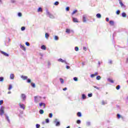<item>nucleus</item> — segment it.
<instances>
[{"label": "nucleus", "mask_w": 128, "mask_h": 128, "mask_svg": "<svg viewBox=\"0 0 128 128\" xmlns=\"http://www.w3.org/2000/svg\"><path fill=\"white\" fill-rule=\"evenodd\" d=\"M66 90H68V88H63V90L64 91Z\"/></svg>", "instance_id": "obj_60"}, {"label": "nucleus", "mask_w": 128, "mask_h": 128, "mask_svg": "<svg viewBox=\"0 0 128 128\" xmlns=\"http://www.w3.org/2000/svg\"><path fill=\"white\" fill-rule=\"evenodd\" d=\"M90 124H91L90 122H86V126H90Z\"/></svg>", "instance_id": "obj_24"}, {"label": "nucleus", "mask_w": 128, "mask_h": 128, "mask_svg": "<svg viewBox=\"0 0 128 128\" xmlns=\"http://www.w3.org/2000/svg\"><path fill=\"white\" fill-rule=\"evenodd\" d=\"M31 82H32V80L30 78H27L26 82L28 84H30Z\"/></svg>", "instance_id": "obj_28"}, {"label": "nucleus", "mask_w": 128, "mask_h": 128, "mask_svg": "<svg viewBox=\"0 0 128 128\" xmlns=\"http://www.w3.org/2000/svg\"><path fill=\"white\" fill-rule=\"evenodd\" d=\"M10 2H12V4H14V3H16V0H11Z\"/></svg>", "instance_id": "obj_52"}, {"label": "nucleus", "mask_w": 128, "mask_h": 128, "mask_svg": "<svg viewBox=\"0 0 128 128\" xmlns=\"http://www.w3.org/2000/svg\"><path fill=\"white\" fill-rule=\"evenodd\" d=\"M54 123L56 124V126H60V122L58 118L54 120Z\"/></svg>", "instance_id": "obj_2"}, {"label": "nucleus", "mask_w": 128, "mask_h": 128, "mask_svg": "<svg viewBox=\"0 0 128 128\" xmlns=\"http://www.w3.org/2000/svg\"><path fill=\"white\" fill-rule=\"evenodd\" d=\"M21 78H22L24 80H26L28 78V76H21Z\"/></svg>", "instance_id": "obj_11"}, {"label": "nucleus", "mask_w": 128, "mask_h": 128, "mask_svg": "<svg viewBox=\"0 0 128 128\" xmlns=\"http://www.w3.org/2000/svg\"><path fill=\"white\" fill-rule=\"evenodd\" d=\"M96 18H102V15L100 14H96Z\"/></svg>", "instance_id": "obj_18"}, {"label": "nucleus", "mask_w": 128, "mask_h": 128, "mask_svg": "<svg viewBox=\"0 0 128 128\" xmlns=\"http://www.w3.org/2000/svg\"><path fill=\"white\" fill-rule=\"evenodd\" d=\"M38 12H42V8H39L38 10Z\"/></svg>", "instance_id": "obj_30"}, {"label": "nucleus", "mask_w": 128, "mask_h": 128, "mask_svg": "<svg viewBox=\"0 0 128 128\" xmlns=\"http://www.w3.org/2000/svg\"><path fill=\"white\" fill-rule=\"evenodd\" d=\"M54 39L55 40H58V36H55Z\"/></svg>", "instance_id": "obj_36"}, {"label": "nucleus", "mask_w": 128, "mask_h": 128, "mask_svg": "<svg viewBox=\"0 0 128 128\" xmlns=\"http://www.w3.org/2000/svg\"><path fill=\"white\" fill-rule=\"evenodd\" d=\"M116 14H120V10H118L116 12Z\"/></svg>", "instance_id": "obj_46"}, {"label": "nucleus", "mask_w": 128, "mask_h": 128, "mask_svg": "<svg viewBox=\"0 0 128 128\" xmlns=\"http://www.w3.org/2000/svg\"><path fill=\"white\" fill-rule=\"evenodd\" d=\"M66 34H70V30L68 28L66 29Z\"/></svg>", "instance_id": "obj_27"}, {"label": "nucleus", "mask_w": 128, "mask_h": 128, "mask_svg": "<svg viewBox=\"0 0 128 128\" xmlns=\"http://www.w3.org/2000/svg\"><path fill=\"white\" fill-rule=\"evenodd\" d=\"M58 62H64L66 64H68V62L65 60H62V58L58 59Z\"/></svg>", "instance_id": "obj_5"}, {"label": "nucleus", "mask_w": 128, "mask_h": 128, "mask_svg": "<svg viewBox=\"0 0 128 128\" xmlns=\"http://www.w3.org/2000/svg\"><path fill=\"white\" fill-rule=\"evenodd\" d=\"M0 52H1V54H4V56H10V55L8 54H7L6 52H4L3 51H1Z\"/></svg>", "instance_id": "obj_8"}, {"label": "nucleus", "mask_w": 128, "mask_h": 128, "mask_svg": "<svg viewBox=\"0 0 128 128\" xmlns=\"http://www.w3.org/2000/svg\"><path fill=\"white\" fill-rule=\"evenodd\" d=\"M8 94H12V92H8Z\"/></svg>", "instance_id": "obj_62"}, {"label": "nucleus", "mask_w": 128, "mask_h": 128, "mask_svg": "<svg viewBox=\"0 0 128 128\" xmlns=\"http://www.w3.org/2000/svg\"><path fill=\"white\" fill-rule=\"evenodd\" d=\"M110 64H112V60H110Z\"/></svg>", "instance_id": "obj_64"}, {"label": "nucleus", "mask_w": 128, "mask_h": 128, "mask_svg": "<svg viewBox=\"0 0 128 128\" xmlns=\"http://www.w3.org/2000/svg\"><path fill=\"white\" fill-rule=\"evenodd\" d=\"M41 50H46V46L42 45L40 47Z\"/></svg>", "instance_id": "obj_14"}, {"label": "nucleus", "mask_w": 128, "mask_h": 128, "mask_svg": "<svg viewBox=\"0 0 128 128\" xmlns=\"http://www.w3.org/2000/svg\"><path fill=\"white\" fill-rule=\"evenodd\" d=\"M81 122H82V121H80V120H78L76 121V124H80Z\"/></svg>", "instance_id": "obj_31"}, {"label": "nucleus", "mask_w": 128, "mask_h": 128, "mask_svg": "<svg viewBox=\"0 0 128 128\" xmlns=\"http://www.w3.org/2000/svg\"><path fill=\"white\" fill-rule=\"evenodd\" d=\"M4 78L3 76L0 77V82H4Z\"/></svg>", "instance_id": "obj_37"}, {"label": "nucleus", "mask_w": 128, "mask_h": 128, "mask_svg": "<svg viewBox=\"0 0 128 128\" xmlns=\"http://www.w3.org/2000/svg\"><path fill=\"white\" fill-rule=\"evenodd\" d=\"M19 106H20V108H22V110H24V104H20Z\"/></svg>", "instance_id": "obj_12"}, {"label": "nucleus", "mask_w": 128, "mask_h": 128, "mask_svg": "<svg viewBox=\"0 0 128 128\" xmlns=\"http://www.w3.org/2000/svg\"><path fill=\"white\" fill-rule=\"evenodd\" d=\"M73 18L74 22H78V18Z\"/></svg>", "instance_id": "obj_19"}, {"label": "nucleus", "mask_w": 128, "mask_h": 128, "mask_svg": "<svg viewBox=\"0 0 128 128\" xmlns=\"http://www.w3.org/2000/svg\"><path fill=\"white\" fill-rule=\"evenodd\" d=\"M46 124H48V122H50V119L48 118L46 119Z\"/></svg>", "instance_id": "obj_48"}, {"label": "nucleus", "mask_w": 128, "mask_h": 128, "mask_svg": "<svg viewBox=\"0 0 128 128\" xmlns=\"http://www.w3.org/2000/svg\"><path fill=\"white\" fill-rule=\"evenodd\" d=\"M40 128V124H36V128Z\"/></svg>", "instance_id": "obj_44"}, {"label": "nucleus", "mask_w": 128, "mask_h": 128, "mask_svg": "<svg viewBox=\"0 0 128 128\" xmlns=\"http://www.w3.org/2000/svg\"><path fill=\"white\" fill-rule=\"evenodd\" d=\"M6 119L8 122H9V123L10 122V118H8V115H6Z\"/></svg>", "instance_id": "obj_16"}, {"label": "nucleus", "mask_w": 128, "mask_h": 128, "mask_svg": "<svg viewBox=\"0 0 128 128\" xmlns=\"http://www.w3.org/2000/svg\"><path fill=\"white\" fill-rule=\"evenodd\" d=\"M73 80H74V82H78V78H76V77H74L73 78Z\"/></svg>", "instance_id": "obj_39"}, {"label": "nucleus", "mask_w": 128, "mask_h": 128, "mask_svg": "<svg viewBox=\"0 0 128 128\" xmlns=\"http://www.w3.org/2000/svg\"><path fill=\"white\" fill-rule=\"evenodd\" d=\"M94 88H96V90H100V88L96 86H94Z\"/></svg>", "instance_id": "obj_55"}, {"label": "nucleus", "mask_w": 128, "mask_h": 128, "mask_svg": "<svg viewBox=\"0 0 128 128\" xmlns=\"http://www.w3.org/2000/svg\"><path fill=\"white\" fill-rule=\"evenodd\" d=\"M83 50H85V52L86 51V48L83 47Z\"/></svg>", "instance_id": "obj_59"}, {"label": "nucleus", "mask_w": 128, "mask_h": 128, "mask_svg": "<svg viewBox=\"0 0 128 128\" xmlns=\"http://www.w3.org/2000/svg\"><path fill=\"white\" fill-rule=\"evenodd\" d=\"M106 104V102H104V100L102 101V104Z\"/></svg>", "instance_id": "obj_53"}, {"label": "nucleus", "mask_w": 128, "mask_h": 128, "mask_svg": "<svg viewBox=\"0 0 128 128\" xmlns=\"http://www.w3.org/2000/svg\"><path fill=\"white\" fill-rule=\"evenodd\" d=\"M70 66H68V65H66V68L67 69V70H70Z\"/></svg>", "instance_id": "obj_54"}, {"label": "nucleus", "mask_w": 128, "mask_h": 128, "mask_svg": "<svg viewBox=\"0 0 128 128\" xmlns=\"http://www.w3.org/2000/svg\"><path fill=\"white\" fill-rule=\"evenodd\" d=\"M121 118H122V120H124V116H121Z\"/></svg>", "instance_id": "obj_63"}, {"label": "nucleus", "mask_w": 128, "mask_h": 128, "mask_svg": "<svg viewBox=\"0 0 128 128\" xmlns=\"http://www.w3.org/2000/svg\"><path fill=\"white\" fill-rule=\"evenodd\" d=\"M98 72H96L94 74V76H98Z\"/></svg>", "instance_id": "obj_61"}, {"label": "nucleus", "mask_w": 128, "mask_h": 128, "mask_svg": "<svg viewBox=\"0 0 128 128\" xmlns=\"http://www.w3.org/2000/svg\"><path fill=\"white\" fill-rule=\"evenodd\" d=\"M101 78L100 76H98L96 78V80H100Z\"/></svg>", "instance_id": "obj_33"}, {"label": "nucleus", "mask_w": 128, "mask_h": 128, "mask_svg": "<svg viewBox=\"0 0 128 128\" xmlns=\"http://www.w3.org/2000/svg\"><path fill=\"white\" fill-rule=\"evenodd\" d=\"M4 104V100H0V106H2Z\"/></svg>", "instance_id": "obj_49"}, {"label": "nucleus", "mask_w": 128, "mask_h": 128, "mask_svg": "<svg viewBox=\"0 0 128 128\" xmlns=\"http://www.w3.org/2000/svg\"><path fill=\"white\" fill-rule=\"evenodd\" d=\"M88 98H92V93L88 94Z\"/></svg>", "instance_id": "obj_45"}, {"label": "nucleus", "mask_w": 128, "mask_h": 128, "mask_svg": "<svg viewBox=\"0 0 128 128\" xmlns=\"http://www.w3.org/2000/svg\"><path fill=\"white\" fill-rule=\"evenodd\" d=\"M26 44L27 46H30V43L28 42H26Z\"/></svg>", "instance_id": "obj_50"}, {"label": "nucleus", "mask_w": 128, "mask_h": 128, "mask_svg": "<svg viewBox=\"0 0 128 128\" xmlns=\"http://www.w3.org/2000/svg\"><path fill=\"white\" fill-rule=\"evenodd\" d=\"M48 116H49V118H52V113L49 114Z\"/></svg>", "instance_id": "obj_47"}, {"label": "nucleus", "mask_w": 128, "mask_h": 128, "mask_svg": "<svg viewBox=\"0 0 128 128\" xmlns=\"http://www.w3.org/2000/svg\"><path fill=\"white\" fill-rule=\"evenodd\" d=\"M4 108L1 106L0 108V116H4Z\"/></svg>", "instance_id": "obj_3"}, {"label": "nucleus", "mask_w": 128, "mask_h": 128, "mask_svg": "<svg viewBox=\"0 0 128 128\" xmlns=\"http://www.w3.org/2000/svg\"><path fill=\"white\" fill-rule=\"evenodd\" d=\"M26 30V27L22 26L21 28V30L24 31Z\"/></svg>", "instance_id": "obj_43"}, {"label": "nucleus", "mask_w": 128, "mask_h": 128, "mask_svg": "<svg viewBox=\"0 0 128 128\" xmlns=\"http://www.w3.org/2000/svg\"><path fill=\"white\" fill-rule=\"evenodd\" d=\"M110 26H114V22L113 20H110Z\"/></svg>", "instance_id": "obj_15"}, {"label": "nucleus", "mask_w": 128, "mask_h": 128, "mask_svg": "<svg viewBox=\"0 0 128 128\" xmlns=\"http://www.w3.org/2000/svg\"><path fill=\"white\" fill-rule=\"evenodd\" d=\"M22 98V100H26V96L24 94H21Z\"/></svg>", "instance_id": "obj_7"}, {"label": "nucleus", "mask_w": 128, "mask_h": 128, "mask_svg": "<svg viewBox=\"0 0 128 128\" xmlns=\"http://www.w3.org/2000/svg\"><path fill=\"white\" fill-rule=\"evenodd\" d=\"M22 16V14L21 12H18V16L20 17V16Z\"/></svg>", "instance_id": "obj_51"}, {"label": "nucleus", "mask_w": 128, "mask_h": 128, "mask_svg": "<svg viewBox=\"0 0 128 128\" xmlns=\"http://www.w3.org/2000/svg\"><path fill=\"white\" fill-rule=\"evenodd\" d=\"M20 48H22V50H24V52H26V47L22 45V44H20Z\"/></svg>", "instance_id": "obj_9"}, {"label": "nucleus", "mask_w": 128, "mask_h": 128, "mask_svg": "<svg viewBox=\"0 0 128 128\" xmlns=\"http://www.w3.org/2000/svg\"><path fill=\"white\" fill-rule=\"evenodd\" d=\"M120 86L118 85V86H116V89L118 90H120Z\"/></svg>", "instance_id": "obj_38"}, {"label": "nucleus", "mask_w": 128, "mask_h": 128, "mask_svg": "<svg viewBox=\"0 0 128 128\" xmlns=\"http://www.w3.org/2000/svg\"><path fill=\"white\" fill-rule=\"evenodd\" d=\"M48 36H50V35L46 33L45 38H48Z\"/></svg>", "instance_id": "obj_34"}, {"label": "nucleus", "mask_w": 128, "mask_h": 128, "mask_svg": "<svg viewBox=\"0 0 128 128\" xmlns=\"http://www.w3.org/2000/svg\"><path fill=\"white\" fill-rule=\"evenodd\" d=\"M76 52H78V47L76 46L74 48Z\"/></svg>", "instance_id": "obj_41"}, {"label": "nucleus", "mask_w": 128, "mask_h": 128, "mask_svg": "<svg viewBox=\"0 0 128 128\" xmlns=\"http://www.w3.org/2000/svg\"><path fill=\"white\" fill-rule=\"evenodd\" d=\"M86 94H82V99L86 100Z\"/></svg>", "instance_id": "obj_17"}, {"label": "nucleus", "mask_w": 128, "mask_h": 128, "mask_svg": "<svg viewBox=\"0 0 128 128\" xmlns=\"http://www.w3.org/2000/svg\"><path fill=\"white\" fill-rule=\"evenodd\" d=\"M44 110L42 109L39 110V113L40 114H44Z\"/></svg>", "instance_id": "obj_26"}, {"label": "nucleus", "mask_w": 128, "mask_h": 128, "mask_svg": "<svg viewBox=\"0 0 128 128\" xmlns=\"http://www.w3.org/2000/svg\"><path fill=\"white\" fill-rule=\"evenodd\" d=\"M66 10L67 12H68V10H70V7H66Z\"/></svg>", "instance_id": "obj_56"}, {"label": "nucleus", "mask_w": 128, "mask_h": 128, "mask_svg": "<svg viewBox=\"0 0 128 128\" xmlns=\"http://www.w3.org/2000/svg\"><path fill=\"white\" fill-rule=\"evenodd\" d=\"M10 80H14V74H10Z\"/></svg>", "instance_id": "obj_13"}, {"label": "nucleus", "mask_w": 128, "mask_h": 128, "mask_svg": "<svg viewBox=\"0 0 128 128\" xmlns=\"http://www.w3.org/2000/svg\"><path fill=\"white\" fill-rule=\"evenodd\" d=\"M90 76H91V78H94V76H95L94 74H92L90 75Z\"/></svg>", "instance_id": "obj_57"}, {"label": "nucleus", "mask_w": 128, "mask_h": 128, "mask_svg": "<svg viewBox=\"0 0 128 128\" xmlns=\"http://www.w3.org/2000/svg\"><path fill=\"white\" fill-rule=\"evenodd\" d=\"M60 83L62 84L64 82V79L62 78H60Z\"/></svg>", "instance_id": "obj_23"}, {"label": "nucleus", "mask_w": 128, "mask_h": 128, "mask_svg": "<svg viewBox=\"0 0 128 128\" xmlns=\"http://www.w3.org/2000/svg\"><path fill=\"white\" fill-rule=\"evenodd\" d=\"M86 14L83 15L82 20L83 22H86Z\"/></svg>", "instance_id": "obj_6"}, {"label": "nucleus", "mask_w": 128, "mask_h": 128, "mask_svg": "<svg viewBox=\"0 0 128 128\" xmlns=\"http://www.w3.org/2000/svg\"><path fill=\"white\" fill-rule=\"evenodd\" d=\"M110 21V18H106V22H109Z\"/></svg>", "instance_id": "obj_58"}, {"label": "nucleus", "mask_w": 128, "mask_h": 128, "mask_svg": "<svg viewBox=\"0 0 128 128\" xmlns=\"http://www.w3.org/2000/svg\"><path fill=\"white\" fill-rule=\"evenodd\" d=\"M116 116H117V118L118 119H120V118H122V116H120V114H118Z\"/></svg>", "instance_id": "obj_40"}, {"label": "nucleus", "mask_w": 128, "mask_h": 128, "mask_svg": "<svg viewBox=\"0 0 128 128\" xmlns=\"http://www.w3.org/2000/svg\"><path fill=\"white\" fill-rule=\"evenodd\" d=\"M31 86H32V88H36V84L34 82H31Z\"/></svg>", "instance_id": "obj_21"}, {"label": "nucleus", "mask_w": 128, "mask_h": 128, "mask_svg": "<svg viewBox=\"0 0 128 128\" xmlns=\"http://www.w3.org/2000/svg\"><path fill=\"white\" fill-rule=\"evenodd\" d=\"M108 82H111V84H114V80L110 79V78H108Z\"/></svg>", "instance_id": "obj_20"}, {"label": "nucleus", "mask_w": 128, "mask_h": 128, "mask_svg": "<svg viewBox=\"0 0 128 128\" xmlns=\"http://www.w3.org/2000/svg\"><path fill=\"white\" fill-rule=\"evenodd\" d=\"M12 88V84H9L8 90H10Z\"/></svg>", "instance_id": "obj_25"}, {"label": "nucleus", "mask_w": 128, "mask_h": 128, "mask_svg": "<svg viewBox=\"0 0 128 128\" xmlns=\"http://www.w3.org/2000/svg\"><path fill=\"white\" fill-rule=\"evenodd\" d=\"M40 106H44L43 108H46V104L44 102H41L39 104Z\"/></svg>", "instance_id": "obj_10"}, {"label": "nucleus", "mask_w": 128, "mask_h": 128, "mask_svg": "<svg viewBox=\"0 0 128 128\" xmlns=\"http://www.w3.org/2000/svg\"><path fill=\"white\" fill-rule=\"evenodd\" d=\"M122 18H126V12H122Z\"/></svg>", "instance_id": "obj_22"}, {"label": "nucleus", "mask_w": 128, "mask_h": 128, "mask_svg": "<svg viewBox=\"0 0 128 128\" xmlns=\"http://www.w3.org/2000/svg\"><path fill=\"white\" fill-rule=\"evenodd\" d=\"M46 16H48L50 18H54V16L50 14L48 10H46Z\"/></svg>", "instance_id": "obj_1"}, {"label": "nucleus", "mask_w": 128, "mask_h": 128, "mask_svg": "<svg viewBox=\"0 0 128 128\" xmlns=\"http://www.w3.org/2000/svg\"><path fill=\"white\" fill-rule=\"evenodd\" d=\"M76 12H78V10H74L72 13V15L74 14H76Z\"/></svg>", "instance_id": "obj_42"}, {"label": "nucleus", "mask_w": 128, "mask_h": 128, "mask_svg": "<svg viewBox=\"0 0 128 128\" xmlns=\"http://www.w3.org/2000/svg\"><path fill=\"white\" fill-rule=\"evenodd\" d=\"M118 0L122 8H126V6H124V3H122V0Z\"/></svg>", "instance_id": "obj_4"}, {"label": "nucleus", "mask_w": 128, "mask_h": 128, "mask_svg": "<svg viewBox=\"0 0 128 128\" xmlns=\"http://www.w3.org/2000/svg\"><path fill=\"white\" fill-rule=\"evenodd\" d=\"M36 98H38V96H35L34 97V102H38V100H36Z\"/></svg>", "instance_id": "obj_35"}, {"label": "nucleus", "mask_w": 128, "mask_h": 128, "mask_svg": "<svg viewBox=\"0 0 128 128\" xmlns=\"http://www.w3.org/2000/svg\"><path fill=\"white\" fill-rule=\"evenodd\" d=\"M78 116H79V118H80L82 116V113L80 112H78L77 113Z\"/></svg>", "instance_id": "obj_29"}, {"label": "nucleus", "mask_w": 128, "mask_h": 128, "mask_svg": "<svg viewBox=\"0 0 128 128\" xmlns=\"http://www.w3.org/2000/svg\"><path fill=\"white\" fill-rule=\"evenodd\" d=\"M58 4H60V2L58 1L54 3V6H58Z\"/></svg>", "instance_id": "obj_32"}]
</instances>
